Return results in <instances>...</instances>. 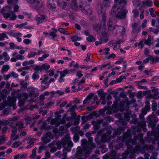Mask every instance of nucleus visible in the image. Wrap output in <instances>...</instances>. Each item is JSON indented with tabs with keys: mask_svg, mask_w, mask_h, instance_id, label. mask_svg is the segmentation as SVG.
I'll list each match as a JSON object with an SVG mask.
<instances>
[{
	"mask_svg": "<svg viewBox=\"0 0 159 159\" xmlns=\"http://www.w3.org/2000/svg\"><path fill=\"white\" fill-rule=\"evenodd\" d=\"M36 20L37 21V24L38 25L40 23H42L44 21L46 22L47 20L46 19L45 16L44 15H39L37 16L36 18Z\"/></svg>",
	"mask_w": 159,
	"mask_h": 159,
	"instance_id": "26",
	"label": "nucleus"
},
{
	"mask_svg": "<svg viewBox=\"0 0 159 159\" xmlns=\"http://www.w3.org/2000/svg\"><path fill=\"white\" fill-rule=\"evenodd\" d=\"M144 115L140 114L139 115L140 118L141 120V121H139L138 122L137 125L138 127H145L146 125V123L145 121H143Z\"/></svg>",
	"mask_w": 159,
	"mask_h": 159,
	"instance_id": "21",
	"label": "nucleus"
},
{
	"mask_svg": "<svg viewBox=\"0 0 159 159\" xmlns=\"http://www.w3.org/2000/svg\"><path fill=\"white\" fill-rule=\"evenodd\" d=\"M79 136L78 134H74L73 137V140L75 142H78L79 140Z\"/></svg>",
	"mask_w": 159,
	"mask_h": 159,
	"instance_id": "64",
	"label": "nucleus"
},
{
	"mask_svg": "<svg viewBox=\"0 0 159 159\" xmlns=\"http://www.w3.org/2000/svg\"><path fill=\"white\" fill-rule=\"evenodd\" d=\"M52 30H53V31L50 32L49 34V35L53 37V38L56 37L57 36V35L56 34L57 32V30L53 28H52Z\"/></svg>",
	"mask_w": 159,
	"mask_h": 159,
	"instance_id": "48",
	"label": "nucleus"
},
{
	"mask_svg": "<svg viewBox=\"0 0 159 159\" xmlns=\"http://www.w3.org/2000/svg\"><path fill=\"white\" fill-rule=\"evenodd\" d=\"M5 38H6L7 39H8V37L7 36L5 33H3L0 34V41L3 40Z\"/></svg>",
	"mask_w": 159,
	"mask_h": 159,
	"instance_id": "56",
	"label": "nucleus"
},
{
	"mask_svg": "<svg viewBox=\"0 0 159 159\" xmlns=\"http://www.w3.org/2000/svg\"><path fill=\"white\" fill-rule=\"evenodd\" d=\"M127 4L125 0H120L113 7L111 11L114 13L116 17L119 19H123L125 18L127 10L122 9Z\"/></svg>",
	"mask_w": 159,
	"mask_h": 159,
	"instance_id": "1",
	"label": "nucleus"
},
{
	"mask_svg": "<svg viewBox=\"0 0 159 159\" xmlns=\"http://www.w3.org/2000/svg\"><path fill=\"white\" fill-rule=\"evenodd\" d=\"M149 59L151 60L150 62L151 64H153L154 62H158L159 61V57H153L152 56H150Z\"/></svg>",
	"mask_w": 159,
	"mask_h": 159,
	"instance_id": "35",
	"label": "nucleus"
},
{
	"mask_svg": "<svg viewBox=\"0 0 159 159\" xmlns=\"http://www.w3.org/2000/svg\"><path fill=\"white\" fill-rule=\"evenodd\" d=\"M9 69V66L8 65H5L3 66L1 70V72L3 73L4 71H7Z\"/></svg>",
	"mask_w": 159,
	"mask_h": 159,
	"instance_id": "55",
	"label": "nucleus"
},
{
	"mask_svg": "<svg viewBox=\"0 0 159 159\" xmlns=\"http://www.w3.org/2000/svg\"><path fill=\"white\" fill-rule=\"evenodd\" d=\"M123 144L122 143H120L116 144L115 145V148L116 150H121V148H122V150H123Z\"/></svg>",
	"mask_w": 159,
	"mask_h": 159,
	"instance_id": "44",
	"label": "nucleus"
},
{
	"mask_svg": "<svg viewBox=\"0 0 159 159\" xmlns=\"http://www.w3.org/2000/svg\"><path fill=\"white\" fill-rule=\"evenodd\" d=\"M16 126H18L20 129H22L24 128L23 127L24 123L21 121H19L16 124Z\"/></svg>",
	"mask_w": 159,
	"mask_h": 159,
	"instance_id": "59",
	"label": "nucleus"
},
{
	"mask_svg": "<svg viewBox=\"0 0 159 159\" xmlns=\"http://www.w3.org/2000/svg\"><path fill=\"white\" fill-rule=\"evenodd\" d=\"M47 148V147L46 146L44 145H42L39 146L38 150V152L40 153L41 152L42 150H46Z\"/></svg>",
	"mask_w": 159,
	"mask_h": 159,
	"instance_id": "53",
	"label": "nucleus"
},
{
	"mask_svg": "<svg viewBox=\"0 0 159 159\" xmlns=\"http://www.w3.org/2000/svg\"><path fill=\"white\" fill-rule=\"evenodd\" d=\"M132 2L133 5L135 7H138L140 3L139 0H133Z\"/></svg>",
	"mask_w": 159,
	"mask_h": 159,
	"instance_id": "51",
	"label": "nucleus"
},
{
	"mask_svg": "<svg viewBox=\"0 0 159 159\" xmlns=\"http://www.w3.org/2000/svg\"><path fill=\"white\" fill-rule=\"evenodd\" d=\"M8 100L10 105L11 106H14L15 105L16 98L15 97L8 98Z\"/></svg>",
	"mask_w": 159,
	"mask_h": 159,
	"instance_id": "31",
	"label": "nucleus"
},
{
	"mask_svg": "<svg viewBox=\"0 0 159 159\" xmlns=\"http://www.w3.org/2000/svg\"><path fill=\"white\" fill-rule=\"evenodd\" d=\"M107 34L105 32H103L102 33V37L100 39L103 42H106L108 40L107 38Z\"/></svg>",
	"mask_w": 159,
	"mask_h": 159,
	"instance_id": "36",
	"label": "nucleus"
},
{
	"mask_svg": "<svg viewBox=\"0 0 159 159\" xmlns=\"http://www.w3.org/2000/svg\"><path fill=\"white\" fill-rule=\"evenodd\" d=\"M86 39L88 41L90 42H91L93 41L94 42L95 40V38L91 35L87 37Z\"/></svg>",
	"mask_w": 159,
	"mask_h": 159,
	"instance_id": "52",
	"label": "nucleus"
},
{
	"mask_svg": "<svg viewBox=\"0 0 159 159\" xmlns=\"http://www.w3.org/2000/svg\"><path fill=\"white\" fill-rule=\"evenodd\" d=\"M28 98V95L27 93H25L22 94V98L19 100L18 102V106L20 107L23 106Z\"/></svg>",
	"mask_w": 159,
	"mask_h": 159,
	"instance_id": "16",
	"label": "nucleus"
},
{
	"mask_svg": "<svg viewBox=\"0 0 159 159\" xmlns=\"http://www.w3.org/2000/svg\"><path fill=\"white\" fill-rule=\"evenodd\" d=\"M99 148H101V152L102 153H104L107 152V148H105V146L104 145H102L99 147Z\"/></svg>",
	"mask_w": 159,
	"mask_h": 159,
	"instance_id": "57",
	"label": "nucleus"
},
{
	"mask_svg": "<svg viewBox=\"0 0 159 159\" xmlns=\"http://www.w3.org/2000/svg\"><path fill=\"white\" fill-rule=\"evenodd\" d=\"M2 56L4 57V60L5 61H7L10 59V57L6 52H4L2 53Z\"/></svg>",
	"mask_w": 159,
	"mask_h": 159,
	"instance_id": "45",
	"label": "nucleus"
},
{
	"mask_svg": "<svg viewBox=\"0 0 159 159\" xmlns=\"http://www.w3.org/2000/svg\"><path fill=\"white\" fill-rule=\"evenodd\" d=\"M111 0H103V4L105 7H109L110 6Z\"/></svg>",
	"mask_w": 159,
	"mask_h": 159,
	"instance_id": "42",
	"label": "nucleus"
},
{
	"mask_svg": "<svg viewBox=\"0 0 159 159\" xmlns=\"http://www.w3.org/2000/svg\"><path fill=\"white\" fill-rule=\"evenodd\" d=\"M77 107V105L76 104H75L73 106H72L71 107L69 108V110L67 111L68 112L74 111L75 109Z\"/></svg>",
	"mask_w": 159,
	"mask_h": 159,
	"instance_id": "62",
	"label": "nucleus"
},
{
	"mask_svg": "<svg viewBox=\"0 0 159 159\" xmlns=\"http://www.w3.org/2000/svg\"><path fill=\"white\" fill-rule=\"evenodd\" d=\"M53 1V0H49L48 1L47 4L50 8L52 10H54L56 9V8L54 5V4H52V3Z\"/></svg>",
	"mask_w": 159,
	"mask_h": 159,
	"instance_id": "33",
	"label": "nucleus"
},
{
	"mask_svg": "<svg viewBox=\"0 0 159 159\" xmlns=\"http://www.w3.org/2000/svg\"><path fill=\"white\" fill-rule=\"evenodd\" d=\"M1 13L4 18L6 19L9 18L11 20H14L16 18L17 16L14 12L12 11L11 7L8 6L4 7L1 10Z\"/></svg>",
	"mask_w": 159,
	"mask_h": 159,
	"instance_id": "4",
	"label": "nucleus"
},
{
	"mask_svg": "<svg viewBox=\"0 0 159 159\" xmlns=\"http://www.w3.org/2000/svg\"><path fill=\"white\" fill-rule=\"evenodd\" d=\"M38 72H35L34 73V74H33L32 77L33 79L35 80H36L38 79L39 77V75H38Z\"/></svg>",
	"mask_w": 159,
	"mask_h": 159,
	"instance_id": "58",
	"label": "nucleus"
},
{
	"mask_svg": "<svg viewBox=\"0 0 159 159\" xmlns=\"http://www.w3.org/2000/svg\"><path fill=\"white\" fill-rule=\"evenodd\" d=\"M146 148L147 150H152L154 149V146L152 145H141V149L142 148Z\"/></svg>",
	"mask_w": 159,
	"mask_h": 159,
	"instance_id": "34",
	"label": "nucleus"
},
{
	"mask_svg": "<svg viewBox=\"0 0 159 159\" xmlns=\"http://www.w3.org/2000/svg\"><path fill=\"white\" fill-rule=\"evenodd\" d=\"M70 112V114L71 116L74 118L75 125H77L78 124L80 119L79 118H77L76 119H75V117L76 116V114L74 111H71Z\"/></svg>",
	"mask_w": 159,
	"mask_h": 159,
	"instance_id": "29",
	"label": "nucleus"
},
{
	"mask_svg": "<svg viewBox=\"0 0 159 159\" xmlns=\"http://www.w3.org/2000/svg\"><path fill=\"white\" fill-rule=\"evenodd\" d=\"M149 29L150 31L154 32L156 34H157L159 32L158 30H156L152 27L150 28Z\"/></svg>",
	"mask_w": 159,
	"mask_h": 159,
	"instance_id": "63",
	"label": "nucleus"
},
{
	"mask_svg": "<svg viewBox=\"0 0 159 159\" xmlns=\"http://www.w3.org/2000/svg\"><path fill=\"white\" fill-rule=\"evenodd\" d=\"M103 122V120H99L97 121H93L92 122V124L94 125L93 128L96 130H97L100 129V124Z\"/></svg>",
	"mask_w": 159,
	"mask_h": 159,
	"instance_id": "19",
	"label": "nucleus"
},
{
	"mask_svg": "<svg viewBox=\"0 0 159 159\" xmlns=\"http://www.w3.org/2000/svg\"><path fill=\"white\" fill-rule=\"evenodd\" d=\"M71 8L74 11H76L79 9V7L77 3L76 0H71L70 4Z\"/></svg>",
	"mask_w": 159,
	"mask_h": 159,
	"instance_id": "24",
	"label": "nucleus"
},
{
	"mask_svg": "<svg viewBox=\"0 0 159 159\" xmlns=\"http://www.w3.org/2000/svg\"><path fill=\"white\" fill-rule=\"evenodd\" d=\"M133 140V139H132L130 138H129L127 139V140L126 141V144L127 145V150L126 151L123 153L122 154V159H126V157L127 156L129 152H131V150L132 148V146L129 143H131L133 145H137L138 144L136 142L135 144H133L132 143V141ZM137 145H136V146Z\"/></svg>",
	"mask_w": 159,
	"mask_h": 159,
	"instance_id": "9",
	"label": "nucleus"
},
{
	"mask_svg": "<svg viewBox=\"0 0 159 159\" xmlns=\"http://www.w3.org/2000/svg\"><path fill=\"white\" fill-rule=\"evenodd\" d=\"M37 149V148L35 147L32 150V154L29 157L30 158H33L36 156Z\"/></svg>",
	"mask_w": 159,
	"mask_h": 159,
	"instance_id": "49",
	"label": "nucleus"
},
{
	"mask_svg": "<svg viewBox=\"0 0 159 159\" xmlns=\"http://www.w3.org/2000/svg\"><path fill=\"white\" fill-rule=\"evenodd\" d=\"M69 134H67L65 138H63L61 141H53L48 145L49 148L55 147V145L57 146V149H60L62 145H64L68 142Z\"/></svg>",
	"mask_w": 159,
	"mask_h": 159,
	"instance_id": "6",
	"label": "nucleus"
},
{
	"mask_svg": "<svg viewBox=\"0 0 159 159\" xmlns=\"http://www.w3.org/2000/svg\"><path fill=\"white\" fill-rule=\"evenodd\" d=\"M33 120V118L30 117H27L25 119V120L26 122L27 125H28V124H30V123H31L30 121H32Z\"/></svg>",
	"mask_w": 159,
	"mask_h": 159,
	"instance_id": "61",
	"label": "nucleus"
},
{
	"mask_svg": "<svg viewBox=\"0 0 159 159\" xmlns=\"http://www.w3.org/2000/svg\"><path fill=\"white\" fill-rule=\"evenodd\" d=\"M58 3L57 4L59 7L64 10L67 7V6L66 2V0H58Z\"/></svg>",
	"mask_w": 159,
	"mask_h": 159,
	"instance_id": "25",
	"label": "nucleus"
},
{
	"mask_svg": "<svg viewBox=\"0 0 159 159\" xmlns=\"http://www.w3.org/2000/svg\"><path fill=\"white\" fill-rule=\"evenodd\" d=\"M53 136L51 132H48L44 134L42 137V141L45 143H47L51 141V139H53Z\"/></svg>",
	"mask_w": 159,
	"mask_h": 159,
	"instance_id": "12",
	"label": "nucleus"
},
{
	"mask_svg": "<svg viewBox=\"0 0 159 159\" xmlns=\"http://www.w3.org/2000/svg\"><path fill=\"white\" fill-rule=\"evenodd\" d=\"M98 15H102V20L100 24H94L93 27L94 30L98 32L101 30H104L106 29V16L104 8L102 5L98 6Z\"/></svg>",
	"mask_w": 159,
	"mask_h": 159,
	"instance_id": "2",
	"label": "nucleus"
},
{
	"mask_svg": "<svg viewBox=\"0 0 159 159\" xmlns=\"http://www.w3.org/2000/svg\"><path fill=\"white\" fill-rule=\"evenodd\" d=\"M147 135L150 136L148 138L150 139L153 143H157L159 145V135H153L152 132L150 131L148 132Z\"/></svg>",
	"mask_w": 159,
	"mask_h": 159,
	"instance_id": "11",
	"label": "nucleus"
},
{
	"mask_svg": "<svg viewBox=\"0 0 159 159\" xmlns=\"http://www.w3.org/2000/svg\"><path fill=\"white\" fill-rule=\"evenodd\" d=\"M92 95V94H89L87 98L84 100L83 102V104L84 105L86 103H87L88 105H90L93 104L94 103L93 101Z\"/></svg>",
	"mask_w": 159,
	"mask_h": 159,
	"instance_id": "18",
	"label": "nucleus"
},
{
	"mask_svg": "<svg viewBox=\"0 0 159 159\" xmlns=\"http://www.w3.org/2000/svg\"><path fill=\"white\" fill-rule=\"evenodd\" d=\"M12 55L13 57H15L17 59V60H24L25 58L24 56L20 54H18V52L15 51L12 53Z\"/></svg>",
	"mask_w": 159,
	"mask_h": 159,
	"instance_id": "28",
	"label": "nucleus"
},
{
	"mask_svg": "<svg viewBox=\"0 0 159 159\" xmlns=\"http://www.w3.org/2000/svg\"><path fill=\"white\" fill-rule=\"evenodd\" d=\"M118 29V30H120L121 31H120L121 34L122 35H123L125 33V28H124L123 26H118V27L117 28V29Z\"/></svg>",
	"mask_w": 159,
	"mask_h": 159,
	"instance_id": "54",
	"label": "nucleus"
},
{
	"mask_svg": "<svg viewBox=\"0 0 159 159\" xmlns=\"http://www.w3.org/2000/svg\"><path fill=\"white\" fill-rule=\"evenodd\" d=\"M17 131V129L16 128L15 126L13 127L12 128V134L11 135V136L12 138L14 137L15 135L16 134Z\"/></svg>",
	"mask_w": 159,
	"mask_h": 159,
	"instance_id": "46",
	"label": "nucleus"
},
{
	"mask_svg": "<svg viewBox=\"0 0 159 159\" xmlns=\"http://www.w3.org/2000/svg\"><path fill=\"white\" fill-rule=\"evenodd\" d=\"M49 124V121H45L43 122L41 126V128L45 130H49L50 129L52 128V125H48Z\"/></svg>",
	"mask_w": 159,
	"mask_h": 159,
	"instance_id": "20",
	"label": "nucleus"
},
{
	"mask_svg": "<svg viewBox=\"0 0 159 159\" xmlns=\"http://www.w3.org/2000/svg\"><path fill=\"white\" fill-rule=\"evenodd\" d=\"M91 134L88 132L86 133V137L88 138V142L86 139H83L82 140L81 145L83 148H81L82 151L84 152H85L88 151V150L90 148V150L88 153L89 154L91 152L92 148H95V145L92 143L93 138L90 137Z\"/></svg>",
	"mask_w": 159,
	"mask_h": 159,
	"instance_id": "3",
	"label": "nucleus"
},
{
	"mask_svg": "<svg viewBox=\"0 0 159 159\" xmlns=\"http://www.w3.org/2000/svg\"><path fill=\"white\" fill-rule=\"evenodd\" d=\"M143 3L144 6H148L149 7H151L152 5V2L151 0H145L143 2Z\"/></svg>",
	"mask_w": 159,
	"mask_h": 159,
	"instance_id": "37",
	"label": "nucleus"
},
{
	"mask_svg": "<svg viewBox=\"0 0 159 159\" xmlns=\"http://www.w3.org/2000/svg\"><path fill=\"white\" fill-rule=\"evenodd\" d=\"M22 144V142H21L16 141L15 142L13 143L12 145V148H17L20 145Z\"/></svg>",
	"mask_w": 159,
	"mask_h": 159,
	"instance_id": "50",
	"label": "nucleus"
},
{
	"mask_svg": "<svg viewBox=\"0 0 159 159\" xmlns=\"http://www.w3.org/2000/svg\"><path fill=\"white\" fill-rule=\"evenodd\" d=\"M28 2L31 4L37 9H39L42 7V3L41 0H26Z\"/></svg>",
	"mask_w": 159,
	"mask_h": 159,
	"instance_id": "13",
	"label": "nucleus"
},
{
	"mask_svg": "<svg viewBox=\"0 0 159 159\" xmlns=\"http://www.w3.org/2000/svg\"><path fill=\"white\" fill-rule=\"evenodd\" d=\"M83 13L86 15H90L92 13V11L88 7H86L85 11H83Z\"/></svg>",
	"mask_w": 159,
	"mask_h": 159,
	"instance_id": "40",
	"label": "nucleus"
},
{
	"mask_svg": "<svg viewBox=\"0 0 159 159\" xmlns=\"http://www.w3.org/2000/svg\"><path fill=\"white\" fill-rule=\"evenodd\" d=\"M56 114V118L52 119L51 121V124L52 125H55L57 127L60 125V119L61 118V116L60 114Z\"/></svg>",
	"mask_w": 159,
	"mask_h": 159,
	"instance_id": "15",
	"label": "nucleus"
},
{
	"mask_svg": "<svg viewBox=\"0 0 159 159\" xmlns=\"http://www.w3.org/2000/svg\"><path fill=\"white\" fill-rule=\"evenodd\" d=\"M108 28L110 31H113L116 28H117L118 25H114L112 24L111 22L109 21V24L108 25Z\"/></svg>",
	"mask_w": 159,
	"mask_h": 159,
	"instance_id": "32",
	"label": "nucleus"
},
{
	"mask_svg": "<svg viewBox=\"0 0 159 159\" xmlns=\"http://www.w3.org/2000/svg\"><path fill=\"white\" fill-rule=\"evenodd\" d=\"M131 137V131L130 129H129L124 134L123 136H118L117 139L119 140H121L123 142H124L126 141L128 138Z\"/></svg>",
	"mask_w": 159,
	"mask_h": 159,
	"instance_id": "14",
	"label": "nucleus"
},
{
	"mask_svg": "<svg viewBox=\"0 0 159 159\" xmlns=\"http://www.w3.org/2000/svg\"><path fill=\"white\" fill-rule=\"evenodd\" d=\"M45 66V64H43L41 66H36L35 68L36 72L39 73V71L41 70L43 68H44Z\"/></svg>",
	"mask_w": 159,
	"mask_h": 159,
	"instance_id": "43",
	"label": "nucleus"
},
{
	"mask_svg": "<svg viewBox=\"0 0 159 159\" xmlns=\"http://www.w3.org/2000/svg\"><path fill=\"white\" fill-rule=\"evenodd\" d=\"M98 94L101 100L105 99L106 93L102 90H99L98 91Z\"/></svg>",
	"mask_w": 159,
	"mask_h": 159,
	"instance_id": "30",
	"label": "nucleus"
},
{
	"mask_svg": "<svg viewBox=\"0 0 159 159\" xmlns=\"http://www.w3.org/2000/svg\"><path fill=\"white\" fill-rule=\"evenodd\" d=\"M34 138H31L28 142L29 145L26 147V148L29 149L31 148L34 145Z\"/></svg>",
	"mask_w": 159,
	"mask_h": 159,
	"instance_id": "41",
	"label": "nucleus"
},
{
	"mask_svg": "<svg viewBox=\"0 0 159 159\" xmlns=\"http://www.w3.org/2000/svg\"><path fill=\"white\" fill-rule=\"evenodd\" d=\"M69 140L68 142L64 145H62L63 147H65L63 150V155L64 156H66L67 154V152H70L71 149V148L73 147V143L70 141L71 139L69 136Z\"/></svg>",
	"mask_w": 159,
	"mask_h": 159,
	"instance_id": "10",
	"label": "nucleus"
},
{
	"mask_svg": "<svg viewBox=\"0 0 159 159\" xmlns=\"http://www.w3.org/2000/svg\"><path fill=\"white\" fill-rule=\"evenodd\" d=\"M151 38L150 35H148V39L146 40H145L144 42V43L148 45H151Z\"/></svg>",
	"mask_w": 159,
	"mask_h": 159,
	"instance_id": "39",
	"label": "nucleus"
},
{
	"mask_svg": "<svg viewBox=\"0 0 159 159\" xmlns=\"http://www.w3.org/2000/svg\"><path fill=\"white\" fill-rule=\"evenodd\" d=\"M147 80L145 79H142L140 81H137L135 82V83H136L138 85V87L139 89H143L144 88V87L142 86H140V83H144L146 82Z\"/></svg>",
	"mask_w": 159,
	"mask_h": 159,
	"instance_id": "38",
	"label": "nucleus"
},
{
	"mask_svg": "<svg viewBox=\"0 0 159 159\" xmlns=\"http://www.w3.org/2000/svg\"><path fill=\"white\" fill-rule=\"evenodd\" d=\"M152 95L154 96H156L159 94V92H158L157 90V89H153L152 90Z\"/></svg>",
	"mask_w": 159,
	"mask_h": 159,
	"instance_id": "60",
	"label": "nucleus"
},
{
	"mask_svg": "<svg viewBox=\"0 0 159 159\" xmlns=\"http://www.w3.org/2000/svg\"><path fill=\"white\" fill-rule=\"evenodd\" d=\"M68 73V70L67 69H66L64 70L63 71H61L60 73V76L64 77L66 74H67Z\"/></svg>",
	"mask_w": 159,
	"mask_h": 159,
	"instance_id": "47",
	"label": "nucleus"
},
{
	"mask_svg": "<svg viewBox=\"0 0 159 159\" xmlns=\"http://www.w3.org/2000/svg\"><path fill=\"white\" fill-rule=\"evenodd\" d=\"M125 129V127H119L117 129H114L113 134L114 136L120 134L122 132H124Z\"/></svg>",
	"mask_w": 159,
	"mask_h": 159,
	"instance_id": "23",
	"label": "nucleus"
},
{
	"mask_svg": "<svg viewBox=\"0 0 159 159\" xmlns=\"http://www.w3.org/2000/svg\"><path fill=\"white\" fill-rule=\"evenodd\" d=\"M111 131L108 130L106 127L104 128L103 129L98 131L97 133L98 134H102L100 142L102 143L109 142L110 138L112 136L111 134Z\"/></svg>",
	"mask_w": 159,
	"mask_h": 159,
	"instance_id": "5",
	"label": "nucleus"
},
{
	"mask_svg": "<svg viewBox=\"0 0 159 159\" xmlns=\"http://www.w3.org/2000/svg\"><path fill=\"white\" fill-rule=\"evenodd\" d=\"M143 136V134L142 133L139 134H138V136L139 138V139H138V137L137 136H135L133 140L132 141V143L133 144H135L136 142L138 143L136 146L135 149V150L137 151H141V145L144 144V142L142 138Z\"/></svg>",
	"mask_w": 159,
	"mask_h": 159,
	"instance_id": "7",
	"label": "nucleus"
},
{
	"mask_svg": "<svg viewBox=\"0 0 159 159\" xmlns=\"http://www.w3.org/2000/svg\"><path fill=\"white\" fill-rule=\"evenodd\" d=\"M28 92L29 93V95L32 97H36L39 95V93H35L34 89L33 87H30L28 89Z\"/></svg>",
	"mask_w": 159,
	"mask_h": 159,
	"instance_id": "27",
	"label": "nucleus"
},
{
	"mask_svg": "<svg viewBox=\"0 0 159 159\" xmlns=\"http://www.w3.org/2000/svg\"><path fill=\"white\" fill-rule=\"evenodd\" d=\"M148 118L149 119V125L153 128L155 127L156 123L158 121V119L154 117H151V116H148Z\"/></svg>",
	"mask_w": 159,
	"mask_h": 159,
	"instance_id": "17",
	"label": "nucleus"
},
{
	"mask_svg": "<svg viewBox=\"0 0 159 159\" xmlns=\"http://www.w3.org/2000/svg\"><path fill=\"white\" fill-rule=\"evenodd\" d=\"M88 150V151L85 152H83L82 151L81 147H78L76 149V152L75 154V159H86L89 156L88 152L89 151L90 148Z\"/></svg>",
	"mask_w": 159,
	"mask_h": 159,
	"instance_id": "8",
	"label": "nucleus"
},
{
	"mask_svg": "<svg viewBox=\"0 0 159 159\" xmlns=\"http://www.w3.org/2000/svg\"><path fill=\"white\" fill-rule=\"evenodd\" d=\"M116 157V153L114 151L109 152L104 156V157L106 158H109L110 159H115Z\"/></svg>",
	"mask_w": 159,
	"mask_h": 159,
	"instance_id": "22",
	"label": "nucleus"
}]
</instances>
